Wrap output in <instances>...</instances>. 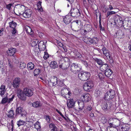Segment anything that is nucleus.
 Masks as SVG:
<instances>
[{"label": "nucleus", "instance_id": "774afa93", "mask_svg": "<svg viewBox=\"0 0 131 131\" xmlns=\"http://www.w3.org/2000/svg\"><path fill=\"white\" fill-rule=\"evenodd\" d=\"M55 125L53 124L50 123L49 124V128L51 129L52 128H53Z\"/></svg>", "mask_w": 131, "mask_h": 131}, {"label": "nucleus", "instance_id": "dca6fc26", "mask_svg": "<svg viewBox=\"0 0 131 131\" xmlns=\"http://www.w3.org/2000/svg\"><path fill=\"white\" fill-rule=\"evenodd\" d=\"M81 99L84 102H88L90 99V95L89 94L86 93L81 96Z\"/></svg>", "mask_w": 131, "mask_h": 131}, {"label": "nucleus", "instance_id": "f8f14e48", "mask_svg": "<svg viewBox=\"0 0 131 131\" xmlns=\"http://www.w3.org/2000/svg\"><path fill=\"white\" fill-rule=\"evenodd\" d=\"M20 79L19 78H15L13 80L12 85L14 88H18L19 86L20 83Z\"/></svg>", "mask_w": 131, "mask_h": 131}, {"label": "nucleus", "instance_id": "49530a36", "mask_svg": "<svg viewBox=\"0 0 131 131\" xmlns=\"http://www.w3.org/2000/svg\"><path fill=\"white\" fill-rule=\"evenodd\" d=\"M41 70L39 69H36L34 72V74L35 76H37L40 73Z\"/></svg>", "mask_w": 131, "mask_h": 131}, {"label": "nucleus", "instance_id": "09e8293b", "mask_svg": "<svg viewBox=\"0 0 131 131\" xmlns=\"http://www.w3.org/2000/svg\"><path fill=\"white\" fill-rule=\"evenodd\" d=\"M60 53H61L60 54H61L60 55H59V57L61 58L62 59H63L64 58L66 59V60H68V59L67 58L65 57L64 56H63V54H65L64 53L62 52L61 51L60 52V51L59 52Z\"/></svg>", "mask_w": 131, "mask_h": 131}, {"label": "nucleus", "instance_id": "f257e3e1", "mask_svg": "<svg viewBox=\"0 0 131 131\" xmlns=\"http://www.w3.org/2000/svg\"><path fill=\"white\" fill-rule=\"evenodd\" d=\"M89 72H81L79 73L78 77L82 81H85L88 80L90 76Z\"/></svg>", "mask_w": 131, "mask_h": 131}, {"label": "nucleus", "instance_id": "13d9d810", "mask_svg": "<svg viewBox=\"0 0 131 131\" xmlns=\"http://www.w3.org/2000/svg\"><path fill=\"white\" fill-rule=\"evenodd\" d=\"M115 14V12L113 11H111L110 12H108L107 13V17L112 14Z\"/></svg>", "mask_w": 131, "mask_h": 131}, {"label": "nucleus", "instance_id": "a18cd8bd", "mask_svg": "<svg viewBox=\"0 0 131 131\" xmlns=\"http://www.w3.org/2000/svg\"><path fill=\"white\" fill-rule=\"evenodd\" d=\"M17 125L19 126H20L23 125L25 123V122L22 120H19L17 122Z\"/></svg>", "mask_w": 131, "mask_h": 131}, {"label": "nucleus", "instance_id": "39448f33", "mask_svg": "<svg viewBox=\"0 0 131 131\" xmlns=\"http://www.w3.org/2000/svg\"><path fill=\"white\" fill-rule=\"evenodd\" d=\"M93 86V82L92 81H88L84 83L83 88L85 91H90V89L92 88Z\"/></svg>", "mask_w": 131, "mask_h": 131}, {"label": "nucleus", "instance_id": "2eb2a0df", "mask_svg": "<svg viewBox=\"0 0 131 131\" xmlns=\"http://www.w3.org/2000/svg\"><path fill=\"white\" fill-rule=\"evenodd\" d=\"M129 126L126 124H123L119 126V127L120 131H127L129 130Z\"/></svg>", "mask_w": 131, "mask_h": 131}, {"label": "nucleus", "instance_id": "e2e57ef3", "mask_svg": "<svg viewBox=\"0 0 131 131\" xmlns=\"http://www.w3.org/2000/svg\"><path fill=\"white\" fill-rule=\"evenodd\" d=\"M58 112L64 119H65L66 120H67V118H68L67 117H66L64 116L61 112L58 111Z\"/></svg>", "mask_w": 131, "mask_h": 131}, {"label": "nucleus", "instance_id": "864d4df0", "mask_svg": "<svg viewBox=\"0 0 131 131\" xmlns=\"http://www.w3.org/2000/svg\"><path fill=\"white\" fill-rule=\"evenodd\" d=\"M92 41L93 44H95L97 43L98 41V39L95 37H94L92 39Z\"/></svg>", "mask_w": 131, "mask_h": 131}, {"label": "nucleus", "instance_id": "0eeeda50", "mask_svg": "<svg viewBox=\"0 0 131 131\" xmlns=\"http://www.w3.org/2000/svg\"><path fill=\"white\" fill-rule=\"evenodd\" d=\"M70 70L74 73L76 74L80 71L81 68L78 64L73 63L71 65Z\"/></svg>", "mask_w": 131, "mask_h": 131}, {"label": "nucleus", "instance_id": "a19ab883", "mask_svg": "<svg viewBox=\"0 0 131 131\" xmlns=\"http://www.w3.org/2000/svg\"><path fill=\"white\" fill-rule=\"evenodd\" d=\"M113 121L114 122V126L117 127L119 126L120 122L119 120L115 119H114Z\"/></svg>", "mask_w": 131, "mask_h": 131}, {"label": "nucleus", "instance_id": "ea45409f", "mask_svg": "<svg viewBox=\"0 0 131 131\" xmlns=\"http://www.w3.org/2000/svg\"><path fill=\"white\" fill-rule=\"evenodd\" d=\"M27 67L29 69L32 70L34 68V65L33 63L30 62L27 64Z\"/></svg>", "mask_w": 131, "mask_h": 131}, {"label": "nucleus", "instance_id": "ddd939ff", "mask_svg": "<svg viewBox=\"0 0 131 131\" xmlns=\"http://www.w3.org/2000/svg\"><path fill=\"white\" fill-rule=\"evenodd\" d=\"M26 96L31 97L33 95V92L30 89L27 87L25 88L23 90Z\"/></svg>", "mask_w": 131, "mask_h": 131}, {"label": "nucleus", "instance_id": "e433bc0d", "mask_svg": "<svg viewBox=\"0 0 131 131\" xmlns=\"http://www.w3.org/2000/svg\"><path fill=\"white\" fill-rule=\"evenodd\" d=\"M9 26L13 28H15L17 25L16 23L13 21L9 22Z\"/></svg>", "mask_w": 131, "mask_h": 131}, {"label": "nucleus", "instance_id": "9d476101", "mask_svg": "<svg viewBox=\"0 0 131 131\" xmlns=\"http://www.w3.org/2000/svg\"><path fill=\"white\" fill-rule=\"evenodd\" d=\"M15 95H13L12 96L11 98L8 99L7 96L3 98L2 100L1 103L2 104H5L6 103L9 104L12 101L13 99L14 98Z\"/></svg>", "mask_w": 131, "mask_h": 131}, {"label": "nucleus", "instance_id": "6e6d98bb", "mask_svg": "<svg viewBox=\"0 0 131 131\" xmlns=\"http://www.w3.org/2000/svg\"><path fill=\"white\" fill-rule=\"evenodd\" d=\"M74 54L75 56L77 57L80 58L81 57V55L80 53L78 51H75V52Z\"/></svg>", "mask_w": 131, "mask_h": 131}, {"label": "nucleus", "instance_id": "603ef678", "mask_svg": "<svg viewBox=\"0 0 131 131\" xmlns=\"http://www.w3.org/2000/svg\"><path fill=\"white\" fill-rule=\"evenodd\" d=\"M101 121L103 124H104L107 122L108 121L105 117H103L101 119Z\"/></svg>", "mask_w": 131, "mask_h": 131}, {"label": "nucleus", "instance_id": "bf43d9fd", "mask_svg": "<svg viewBox=\"0 0 131 131\" xmlns=\"http://www.w3.org/2000/svg\"><path fill=\"white\" fill-rule=\"evenodd\" d=\"M99 27L100 29L101 30L102 29V27L101 25V15L100 14V16H99Z\"/></svg>", "mask_w": 131, "mask_h": 131}, {"label": "nucleus", "instance_id": "f3484780", "mask_svg": "<svg viewBox=\"0 0 131 131\" xmlns=\"http://www.w3.org/2000/svg\"><path fill=\"white\" fill-rule=\"evenodd\" d=\"M72 20L71 16L69 15L66 16L63 18V21L66 24L70 23Z\"/></svg>", "mask_w": 131, "mask_h": 131}, {"label": "nucleus", "instance_id": "473e14b6", "mask_svg": "<svg viewBox=\"0 0 131 131\" xmlns=\"http://www.w3.org/2000/svg\"><path fill=\"white\" fill-rule=\"evenodd\" d=\"M84 41L87 43L91 44L92 43V39L89 37H85L84 40Z\"/></svg>", "mask_w": 131, "mask_h": 131}, {"label": "nucleus", "instance_id": "2f4dec72", "mask_svg": "<svg viewBox=\"0 0 131 131\" xmlns=\"http://www.w3.org/2000/svg\"><path fill=\"white\" fill-rule=\"evenodd\" d=\"M25 28L26 32L28 34L30 35H32L33 33L31 28L28 26H25Z\"/></svg>", "mask_w": 131, "mask_h": 131}, {"label": "nucleus", "instance_id": "79ce46f5", "mask_svg": "<svg viewBox=\"0 0 131 131\" xmlns=\"http://www.w3.org/2000/svg\"><path fill=\"white\" fill-rule=\"evenodd\" d=\"M114 118H111L108 121V123L110 127H112L114 125V122H113Z\"/></svg>", "mask_w": 131, "mask_h": 131}, {"label": "nucleus", "instance_id": "5fc2aeb1", "mask_svg": "<svg viewBox=\"0 0 131 131\" xmlns=\"http://www.w3.org/2000/svg\"><path fill=\"white\" fill-rule=\"evenodd\" d=\"M38 40H34L31 43L32 46H36L37 44L38 43Z\"/></svg>", "mask_w": 131, "mask_h": 131}, {"label": "nucleus", "instance_id": "72a5a7b5", "mask_svg": "<svg viewBox=\"0 0 131 131\" xmlns=\"http://www.w3.org/2000/svg\"><path fill=\"white\" fill-rule=\"evenodd\" d=\"M94 60L99 65L101 66L104 63V62L100 59L96 58Z\"/></svg>", "mask_w": 131, "mask_h": 131}, {"label": "nucleus", "instance_id": "c9c22d12", "mask_svg": "<svg viewBox=\"0 0 131 131\" xmlns=\"http://www.w3.org/2000/svg\"><path fill=\"white\" fill-rule=\"evenodd\" d=\"M84 28L86 29L88 32L91 31L92 29V27L91 25L89 24H86Z\"/></svg>", "mask_w": 131, "mask_h": 131}, {"label": "nucleus", "instance_id": "20e7f679", "mask_svg": "<svg viewBox=\"0 0 131 131\" xmlns=\"http://www.w3.org/2000/svg\"><path fill=\"white\" fill-rule=\"evenodd\" d=\"M81 11V10H80L77 8H71L70 13L71 16L77 17L80 15Z\"/></svg>", "mask_w": 131, "mask_h": 131}, {"label": "nucleus", "instance_id": "58836bf2", "mask_svg": "<svg viewBox=\"0 0 131 131\" xmlns=\"http://www.w3.org/2000/svg\"><path fill=\"white\" fill-rule=\"evenodd\" d=\"M34 126L35 128L37 130V131H38V130L40 129L41 128L40 123L38 121H37L35 124Z\"/></svg>", "mask_w": 131, "mask_h": 131}, {"label": "nucleus", "instance_id": "aec40b11", "mask_svg": "<svg viewBox=\"0 0 131 131\" xmlns=\"http://www.w3.org/2000/svg\"><path fill=\"white\" fill-rule=\"evenodd\" d=\"M116 36L119 38L121 39L123 38L124 36V33L123 31L121 30H117L116 33Z\"/></svg>", "mask_w": 131, "mask_h": 131}, {"label": "nucleus", "instance_id": "4be33fe9", "mask_svg": "<svg viewBox=\"0 0 131 131\" xmlns=\"http://www.w3.org/2000/svg\"><path fill=\"white\" fill-rule=\"evenodd\" d=\"M15 112L13 108H11L10 111L8 112L7 114L8 117L13 119L14 118Z\"/></svg>", "mask_w": 131, "mask_h": 131}, {"label": "nucleus", "instance_id": "3c124183", "mask_svg": "<svg viewBox=\"0 0 131 131\" xmlns=\"http://www.w3.org/2000/svg\"><path fill=\"white\" fill-rule=\"evenodd\" d=\"M103 54L105 55L109 52L107 50V49L105 47H103L102 49Z\"/></svg>", "mask_w": 131, "mask_h": 131}, {"label": "nucleus", "instance_id": "f704fd0d", "mask_svg": "<svg viewBox=\"0 0 131 131\" xmlns=\"http://www.w3.org/2000/svg\"><path fill=\"white\" fill-rule=\"evenodd\" d=\"M78 104L79 109L80 110H82L84 108V102L82 101H80V102H78Z\"/></svg>", "mask_w": 131, "mask_h": 131}, {"label": "nucleus", "instance_id": "de8ad7c7", "mask_svg": "<svg viewBox=\"0 0 131 131\" xmlns=\"http://www.w3.org/2000/svg\"><path fill=\"white\" fill-rule=\"evenodd\" d=\"M107 58L109 61L110 62L111 64L113 63L114 61L113 59V58L111 56V55H109L108 57H107Z\"/></svg>", "mask_w": 131, "mask_h": 131}, {"label": "nucleus", "instance_id": "8fccbe9b", "mask_svg": "<svg viewBox=\"0 0 131 131\" xmlns=\"http://www.w3.org/2000/svg\"><path fill=\"white\" fill-rule=\"evenodd\" d=\"M104 76L105 75L101 73H99L98 75L99 78L102 80L104 79Z\"/></svg>", "mask_w": 131, "mask_h": 131}, {"label": "nucleus", "instance_id": "6ab92c4d", "mask_svg": "<svg viewBox=\"0 0 131 131\" xmlns=\"http://www.w3.org/2000/svg\"><path fill=\"white\" fill-rule=\"evenodd\" d=\"M72 29L75 32H78L81 30L80 28L79 27V25L77 24H72L71 25Z\"/></svg>", "mask_w": 131, "mask_h": 131}, {"label": "nucleus", "instance_id": "cd10ccee", "mask_svg": "<svg viewBox=\"0 0 131 131\" xmlns=\"http://www.w3.org/2000/svg\"><path fill=\"white\" fill-rule=\"evenodd\" d=\"M50 66L51 68L54 69L57 68L58 66L57 62L54 61H51L50 63Z\"/></svg>", "mask_w": 131, "mask_h": 131}, {"label": "nucleus", "instance_id": "412c9836", "mask_svg": "<svg viewBox=\"0 0 131 131\" xmlns=\"http://www.w3.org/2000/svg\"><path fill=\"white\" fill-rule=\"evenodd\" d=\"M16 49L15 48H9L7 51V54L10 56H13L15 53Z\"/></svg>", "mask_w": 131, "mask_h": 131}, {"label": "nucleus", "instance_id": "338daca9", "mask_svg": "<svg viewBox=\"0 0 131 131\" xmlns=\"http://www.w3.org/2000/svg\"><path fill=\"white\" fill-rule=\"evenodd\" d=\"M51 130L53 131H57V128L55 125L53 128H52Z\"/></svg>", "mask_w": 131, "mask_h": 131}, {"label": "nucleus", "instance_id": "69168bd1", "mask_svg": "<svg viewBox=\"0 0 131 131\" xmlns=\"http://www.w3.org/2000/svg\"><path fill=\"white\" fill-rule=\"evenodd\" d=\"M43 57L45 59H47L49 57L48 55L46 52H45V54Z\"/></svg>", "mask_w": 131, "mask_h": 131}, {"label": "nucleus", "instance_id": "1a4fd4ad", "mask_svg": "<svg viewBox=\"0 0 131 131\" xmlns=\"http://www.w3.org/2000/svg\"><path fill=\"white\" fill-rule=\"evenodd\" d=\"M26 114V111L24 110L21 107H18L17 108L16 110V116L20 115L21 116H25Z\"/></svg>", "mask_w": 131, "mask_h": 131}, {"label": "nucleus", "instance_id": "4468645a", "mask_svg": "<svg viewBox=\"0 0 131 131\" xmlns=\"http://www.w3.org/2000/svg\"><path fill=\"white\" fill-rule=\"evenodd\" d=\"M61 63V61L60 60L59 61V66L63 69H66L69 66L70 64L68 62H64L62 63Z\"/></svg>", "mask_w": 131, "mask_h": 131}, {"label": "nucleus", "instance_id": "9b49d317", "mask_svg": "<svg viewBox=\"0 0 131 131\" xmlns=\"http://www.w3.org/2000/svg\"><path fill=\"white\" fill-rule=\"evenodd\" d=\"M124 21H123L122 18L119 16L116 17L114 22L116 25L122 26L124 24Z\"/></svg>", "mask_w": 131, "mask_h": 131}, {"label": "nucleus", "instance_id": "423d86ee", "mask_svg": "<svg viewBox=\"0 0 131 131\" xmlns=\"http://www.w3.org/2000/svg\"><path fill=\"white\" fill-rule=\"evenodd\" d=\"M17 93V96L19 99L23 101H26V96L23 91H22L20 89H18Z\"/></svg>", "mask_w": 131, "mask_h": 131}, {"label": "nucleus", "instance_id": "680f3d73", "mask_svg": "<svg viewBox=\"0 0 131 131\" xmlns=\"http://www.w3.org/2000/svg\"><path fill=\"white\" fill-rule=\"evenodd\" d=\"M81 31L82 32V33H83V34L84 35L86 34H87V32H88V31H87L86 30V29H82L81 30Z\"/></svg>", "mask_w": 131, "mask_h": 131}, {"label": "nucleus", "instance_id": "c03bdc74", "mask_svg": "<svg viewBox=\"0 0 131 131\" xmlns=\"http://www.w3.org/2000/svg\"><path fill=\"white\" fill-rule=\"evenodd\" d=\"M26 67V64L24 62H21L20 63L19 67L20 69H23Z\"/></svg>", "mask_w": 131, "mask_h": 131}, {"label": "nucleus", "instance_id": "bb28decb", "mask_svg": "<svg viewBox=\"0 0 131 131\" xmlns=\"http://www.w3.org/2000/svg\"><path fill=\"white\" fill-rule=\"evenodd\" d=\"M68 92V90L65 88L62 89L61 91V94L62 95L66 98V95H67V93Z\"/></svg>", "mask_w": 131, "mask_h": 131}, {"label": "nucleus", "instance_id": "c756f323", "mask_svg": "<svg viewBox=\"0 0 131 131\" xmlns=\"http://www.w3.org/2000/svg\"><path fill=\"white\" fill-rule=\"evenodd\" d=\"M32 106L34 107L38 108L41 106V104L39 101H37L33 103L32 104Z\"/></svg>", "mask_w": 131, "mask_h": 131}, {"label": "nucleus", "instance_id": "c85d7f7f", "mask_svg": "<svg viewBox=\"0 0 131 131\" xmlns=\"http://www.w3.org/2000/svg\"><path fill=\"white\" fill-rule=\"evenodd\" d=\"M18 8L19 9V13H22L24 12V11L26 9L24 6L21 5H18ZM18 15H19V14Z\"/></svg>", "mask_w": 131, "mask_h": 131}, {"label": "nucleus", "instance_id": "4d7b16f0", "mask_svg": "<svg viewBox=\"0 0 131 131\" xmlns=\"http://www.w3.org/2000/svg\"><path fill=\"white\" fill-rule=\"evenodd\" d=\"M45 118L46 119L47 122L49 123L50 122V117L48 115H46L45 116Z\"/></svg>", "mask_w": 131, "mask_h": 131}, {"label": "nucleus", "instance_id": "37998d69", "mask_svg": "<svg viewBox=\"0 0 131 131\" xmlns=\"http://www.w3.org/2000/svg\"><path fill=\"white\" fill-rule=\"evenodd\" d=\"M92 110V107L90 106H88L86 107V108L84 109L83 111L84 113H88Z\"/></svg>", "mask_w": 131, "mask_h": 131}, {"label": "nucleus", "instance_id": "0e129e2a", "mask_svg": "<svg viewBox=\"0 0 131 131\" xmlns=\"http://www.w3.org/2000/svg\"><path fill=\"white\" fill-rule=\"evenodd\" d=\"M58 85L61 87L64 86L65 85L63 83L62 81H61L59 82V83Z\"/></svg>", "mask_w": 131, "mask_h": 131}, {"label": "nucleus", "instance_id": "6e6552de", "mask_svg": "<svg viewBox=\"0 0 131 131\" xmlns=\"http://www.w3.org/2000/svg\"><path fill=\"white\" fill-rule=\"evenodd\" d=\"M32 13V10L30 9H27L22 13H19V16L22 15L23 17L26 18L30 17Z\"/></svg>", "mask_w": 131, "mask_h": 131}, {"label": "nucleus", "instance_id": "a211bd4d", "mask_svg": "<svg viewBox=\"0 0 131 131\" xmlns=\"http://www.w3.org/2000/svg\"><path fill=\"white\" fill-rule=\"evenodd\" d=\"M75 102L72 99L68 100L67 101V105L69 108H71L74 106Z\"/></svg>", "mask_w": 131, "mask_h": 131}, {"label": "nucleus", "instance_id": "5701e85b", "mask_svg": "<svg viewBox=\"0 0 131 131\" xmlns=\"http://www.w3.org/2000/svg\"><path fill=\"white\" fill-rule=\"evenodd\" d=\"M50 81L53 84V85H55L58 83L57 78L55 76L52 77L50 79Z\"/></svg>", "mask_w": 131, "mask_h": 131}, {"label": "nucleus", "instance_id": "7ed1b4c3", "mask_svg": "<svg viewBox=\"0 0 131 131\" xmlns=\"http://www.w3.org/2000/svg\"><path fill=\"white\" fill-rule=\"evenodd\" d=\"M115 93L113 90H111L108 91L105 95V99L106 100H111L115 96Z\"/></svg>", "mask_w": 131, "mask_h": 131}, {"label": "nucleus", "instance_id": "f03ea898", "mask_svg": "<svg viewBox=\"0 0 131 131\" xmlns=\"http://www.w3.org/2000/svg\"><path fill=\"white\" fill-rule=\"evenodd\" d=\"M112 105V101L108 100L106 102H104L102 103V108L105 111H107L110 109Z\"/></svg>", "mask_w": 131, "mask_h": 131}, {"label": "nucleus", "instance_id": "052dcab7", "mask_svg": "<svg viewBox=\"0 0 131 131\" xmlns=\"http://www.w3.org/2000/svg\"><path fill=\"white\" fill-rule=\"evenodd\" d=\"M123 25V26H125V27H126L128 29L129 27V26L128 25L127 22L126 21H125L124 22V24Z\"/></svg>", "mask_w": 131, "mask_h": 131}, {"label": "nucleus", "instance_id": "393cba45", "mask_svg": "<svg viewBox=\"0 0 131 131\" xmlns=\"http://www.w3.org/2000/svg\"><path fill=\"white\" fill-rule=\"evenodd\" d=\"M38 47L42 50H44L46 48L45 42L42 41H40L38 43Z\"/></svg>", "mask_w": 131, "mask_h": 131}, {"label": "nucleus", "instance_id": "7c9ffc66", "mask_svg": "<svg viewBox=\"0 0 131 131\" xmlns=\"http://www.w3.org/2000/svg\"><path fill=\"white\" fill-rule=\"evenodd\" d=\"M104 72V75L107 77L111 76L112 73V71L109 69H108Z\"/></svg>", "mask_w": 131, "mask_h": 131}, {"label": "nucleus", "instance_id": "a878e982", "mask_svg": "<svg viewBox=\"0 0 131 131\" xmlns=\"http://www.w3.org/2000/svg\"><path fill=\"white\" fill-rule=\"evenodd\" d=\"M108 65L106 63H104L100 67V70L104 72H105L108 69Z\"/></svg>", "mask_w": 131, "mask_h": 131}, {"label": "nucleus", "instance_id": "4c0bfd02", "mask_svg": "<svg viewBox=\"0 0 131 131\" xmlns=\"http://www.w3.org/2000/svg\"><path fill=\"white\" fill-rule=\"evenodd\" d=\"M41 2L39 1L37 3V9L39 11L42 12L43 10L41 6Z\"/></svg>", "mask_w": 131, "mask_h": 131}, {"label": "nucleus", "instance_id": "b1692460", "mask_svg": "<svg viewBox=\"0 0 131 131\" xmlns=\"http://www.w3.org/2000/svg\"><path fill=\"white\" fill-rule=\"evenodd\" d=\"M6 91L5 86L3 85H1L0 88V95L2 96L4 95Z\"/></svg>", "mask_w": 131, "mask_h": 131}]
</instances>
